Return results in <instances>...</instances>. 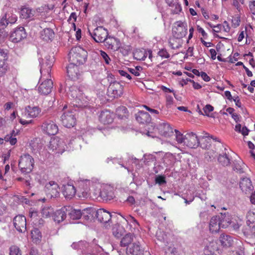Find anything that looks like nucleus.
I'll return each mask as SVG.
<instances>
[{
    "label": "nucleus",
    "mask_w": 255,
    "mask_h": 255,
    "mask_svg": "<svg viewBox=\"0 0 255 255\" xmlns=\"http://www.w3.org/2000/svg\"><path fill=\"white\" fill-rule=\"evenodd\" d=\"M8 34L3 29H0V43L3 42L7 37Z\"/></svg>",
    "instance_id": "e2e57ef3"
},
{
    "label": "nucleus",
    "mask_w": 255,
    "mask_h": 255,
    "mask_svg": "<svg viewBox=\"0 0 255 255\" xmlns=\"http://www.w3.org/2000/svg\"><path fill=\"white\" fill-rule=\"evenodd\" d=\"M147 56V51L144 49H136L133 52V57L137 60L143 61Z\"/></svg>",
    "instance_id": "a19ab883"
},
{
    "label": "nucleus",
    "mask_w": 255,
    "mask_h": 255,
    "mask_svg": "<svg viewBox=\"0 0 255 255\" xmlns=\"http://www.w3.org/2000/svg\"><path fill=\"white\" fill-rule=\"evenodd\" d=\"M53 209L50 206H44L41 212V216L45 218H49L53 214Z\"/></svg>",
    "instance_id": "c03bdc74"
},
{
    "label": "nucleus",
    "mask_w": 255,
    "mask_h": 255,
    "mask_svg": "<svg viewBox=\"0 0 255 255\" xmlns=\"http://www.w3.org/2000/svg\"><path fill=\"white\" fill-rule=\"evenodd\" d=\"M127 223V228L132 234H137L139 232L140 229L138 222L130 215H128L126 217L122 216Z\"/></svg>",
    "instance_id": "dca6fc26"
},
{
    "label": "nucleus",
    "mask_w": 255,
    "mask_h": 255,
    "mask_svg": "<svg viewBox=\"0 0 255 255\" xmlns=\"http://www.w3.org/2000/svg\"><path fill=\"white\" fill-rule=\"evenodd\" d=\"M247 224L250 227H252L251 232L255 235V213L249 211L247 214Z\"/></svg>",
    "instance_id": "f704fd0d"
},
{
    "label": "nucleus",
    "mask_w": 255,
    "mask_h": 255,
    "mask_svg": "<svg viewBox=\"0 0 255 255\" xmlns=\"http://www.w3.org/2000/svg\"><path fill=\"white\" fill-rule=\"evenodd\" d=\"M168 46L172 49H177L181 47L183 44L182 38L175 36L174 35L170 37L168 40Z\"/></svg>",
    "instance_id": "c85d7f7f"
},
{
    "label": "nucleus",
    "mask_w": 255,
    "mask_h": 255,
    "mask_svg": "<svg viewBox=\"0 0 255 255\" xmlns=\"http://www.w3.org/2000/svg\"><path fill=\"white\" fill-rule=\"evenodd\" d=\"M18 166L23 173H29L33 167L34 160H18Z\"/></svg>",
    "instance_id": "cd10ccee"
},
{
    "label": "nucleus",
    "mask_w": 255,
    "mask_h": 255,
    "mask_svg": "<svg viewBox=\"0 0 255 255\" xmlns=\"http://www.w3.org/2000/svg\"><path fill=\"white\" fill-rule=\"evenodd\" d=\"M8 59V50L0 49V76H3L8 69L6 61Z\"/></svg>",
    "instance_id": "a211bd4d"
},
{
    "label": "nucleus",
    "mask_w": 255,
    "mask_h": 255,
    "mask_svg": "<svg viewBox=\"0 0 255 255\" xmlns=\"http://www.w3.org/2000/svg\"><path fill=\"white\" fill-rule=\"evenodd\" d=\"M159 133L164 136H170L173 133V129L169 124L162 123L158 127Z\"/></svg>",
    "instance_id": "bb28decb"
},
{
    "label": "nucleus",
    "mask_w": 255,
    "mask_h": 255,
    "mask_svg": "<svg viewBox=\"0 0 255 255\" xmlns=\"http://www.w3.org/2000/svg\"><path fill=\"white\" fill-rule=\"evenodd\" d=\"M156 236L158 240L164 242L166 239V235L160 230H158L156 232Z\"/></svg>",
    "instance_id": "bf43d9fd"
},
{
    "label": "nucleus",
    "mask_w": 255,
    "mask_h": 255,
    "mask_svg": "<svg viewBox=\"0 0 255 255\" xmlns=\"http://www.w3.org/2000/svg\"><path fill=\"white\" fill-rule=\"evenodd\" d=\"M6 14H8L7 19L8 20V22H9V23L13 24L16 21L17 17L15 14L8 12H7Z\"/></svg>",
    "instance_id": "052dcab7"
},
{
    "label": "nucleus",
    "mask_w": 255,
    "mask_h": 255,
    "mask_svg": "<svg viewBox=\"0 0 255 255\" xmlns=\"http://www.w3.org/2000/svg\"><path fill=\"white\" fill-rule=\"evenodd\" d=\"M69 215L70 218L73 220H77L80 219L82 216H83L86 219L90 218L89 211H85L87 208L84 209L82 212L81 210L75 209L68 207Z\"/></svg>",
    "instance_id": "4be33fe9"
},
{
    "label": "nucleus",
    "mask_w": 255,
    "mask_h": 255,
    "mask_svg": "<svg viewBox=\"0 0 255 255\" xmlns=\"http://www.w3.org/2000/svg\"><path fill=\"white\" fill-rule=\"evenodd\" d=\"M114 119V114L110 111L105 110L101 111L99 116L100 122L105 125L112 124Z\"/></svg>",
    "instance_id": "b1692460"
},
{
    "label": "nucleus",
    "mask_w": 255,
    "mask_h": 255,
    "mask_svg": "<svg viewBox=\"0 0 255 255\" xmlns=\"http://www.w3.org/2000/svg\"><path fill=\"white\" fill-rule=\"evenodd\" d=\"M157 55L161 57V59H168L170 57V54L165 47L159 49Z\"/></svg>",
    "instance_id": "09e8293b"
},
{
    "label": "nucleus",
    "mask_w": 255,
    "mask_h": 255,
    "mask_svg": "<svg viewBox=\"0 0 255 255\" xmlns=\"http://www.w3.org/2000/svg\"><path fill=\"white\" fill-rule=\"evenodd\" d=\"M16 180L18 181L22 182L27 187H30V181L27 178V177L26 178L23 177H18L16 179Z\"/></svg>",
    "instance_id": "69168bd1"
},
{
    "label": "nucleus",
    "mask_w": 255,
    "mask_h": 255,
    "mask_svg": "<svg viewBox=\"0 0 255 255\" xmlns=\"http://www.w3.org/2000/svg\"><path fill=\"white\" fill-rule=\"evenodd\" d=\"M69 94L72 97L75 99L81 100L83 98L82 94L79 89L71 90Z\"/></svg>",
    "instance_id": "8fccbe9b"
},
{
    "label": "nucleus",
    "mask_w": 255,
    "mask_h": 255,
    "mask_svg": "<svg viewBox=\"0 0 255 255\" xmlns=\"http://www.w3.org/2000/svg\"><path fill=\"white\" fill-rule=\"evenodd\" d=\"M113 235L117 238H120L123 235L122 228L119 226H115L112 228Z\"/></svg>",
    "instance_id": "3c124183"
},
{
    "label": "nucleus",
    "mask_w": 255,
    "mask_h": 255,
    "mask_svg": "<svg viewBox=\"0 0 255 255\" xmlns=\"http://www.w3.org/2000/svg\"><path fill=\"white\" fill-rule=\"evenodd\" d=\"M220 219L218 216L213 217L209 223V229L212 233H217L221 226H220Z\"/></svg>",
    "instance_id": "473e14b6"
},
{
    "label": "nucleus",
    "mask_w": 255,
    "mask_h": 255,
    "mask_svg": "<svg viewBox=\"0 0 255 255\" xmlns=\"http://www.w3.org/2000/svg\"><path fill=\"white\" fill-rule=\"evenodd\" d=\"M40 80L43 82L39 85L38 87V91L39 93L42 95H48L51 92L53 88V82L50 78H42L40 77Z\"/></svg>",
    "instance_id": "f3484780"
},
{
    "label": "nucleus",
    "mask_w": 255,
    "mask_h": 255,
    "mask_svg": "<svg viewBox=\"0 0 255 255\" xmlns=\"http://www.w3.org/2000/svg\"><path fill=\"white\" fill-rule=\"evenodd\" d=\"M176 140L178 143L184 144V139L185 138V135H183L177 129H175Z\"/></svg>",
    "instance_id": "864d4df0"
},
{
    "label": "nucleus",
    "mask_w": 255,
    "mask_h": 255,
    "mask_svg": "<svg viewBox=\"0 0 255 255\" xmlns=\"http://www.w3.org/2000/svg\"><path fill=\"white\" fill-rule=\"evenodd\" d=\"M187 25L181 21H176L172 27V34L175 36L182 38L187 34Z\"/></svg>",
    "instance_id": "4468645a"
},
{
    "label": "nucleus",
    "mask_w": 255,
    "mask_h": 255,
    "mask_svg": "<svg viewBox=\"0 0 255 255\" xmlns=\"http://www.w3.org/2000/svg\"><path fill=\"white\" fill-rule=\"evenodd\" d=\"M186 155H187V153H184L183 152H180L177 153H175L174 154H173L169 152L164 153L163 152L159 151L157 152H154L153 154L148 155L145 154L144 157V159H156V158H162L163 159H166L167 158L178 159L181 158L184 159L186 158Z\"/></svg>",
    "instance_id": "423d86ee"
},
{
    "label": "nucleus",
    "mask_w": 255,
    "mask_h": 255,
    "mask_svg": "<svg viewBox=\"0 0 255 255\" xmlns=\"http://www.w3.org/2000/svg\"><path fill=\"white\" fill-rule=\"evenodd\" d=\"M155 182L156 184L161 185L166 183L165 177L162 175H157L155 179Z\"/></svg>",
    "instance_id": "13d9d810"
},
{
    "label": "nucleus",
    "mask_w": 255,
    "mask_h": 255,
    "mask_svg": "<svg viewBox=\"0 0 255 255\" xmlns=\"http://www.w3.org/2000/svg\"><path fill=\"white\" fill-rule=\"evenodd\" d=\"M214 110V108L210 105H207L203 109V111L206 115L208 116L209 114L212 112Z\"/></svg>",
    "instance_id": "774afa93"
},
{
    "label": "nucleus",
    "mask_w": 255,
    "mask_h": 255,
    "mask_svg": "<svg viewBox=\"0 0 255 255\" xmlns=\"http://www.w3.org/2000/svg\"><path fill=\"white\" fill-rule=\"evenodd\" d=\"M100 55L102 57L103 59L104 60L105 63L106 64H109L111 61V59L108 54L104 52V51L101 50L100 51Z\"/></svg>",
    "instance_id": "680f3d73"
},
{
    "label": "nucleus",
    "mask_w": 255,
    "mask_h": 255,
    "mask_svg": "<svg viewBox=\"0 0 255 255\" xmlns=\"http://www.w3.org/2000/svg\"><path fill=\"white\" fill-rule=\"evenodd\" d=\"M16 135L15 132L14 130H12L10 134H7L4 137V140L5 141H9L11 145H15L17 142V139L15 137Z\"/></svg>",
    "instance_id": "a18cd8bd"
},
{
    "label": "nucleus",
    "mask_w": 255,
    "mask_h": 255,
    "mask_svg": "<svg viewBox=\"0 0 255 255\" xmlns=\"http://www.w3.org/2000/svg\"><path fill=\"white\" fill-rule=\"evenodd\" d=\"M216 141H219L217 138H214L212 136H206L201 139L200 146L203 149L206 150L210 147H214V145L216 144Z\"/></svg>",
    "instance_id": "a878e982"
},
{
    "label": "nucleus",
    "mask_w": 255,
    "mask_h": 255,
    "mask_svg": "<svg viewBox=\"0 0 255 255\" xmlns=\"http://www.w3.org/2000/svg\"><path fill=\"white\" fill-rule=\"evenodd\" d=\"M31 239L32 242L36 244H39L42 239L41 232L38 229H34L31 232Z\"/></svg>",
    "instance_id": "79ce46f5"
},
{
    "label": "nucleus",
    "mask_w": 255,
    "mask_h": 255,
    "mask_svg": "<svg viewBox=\"0 0 255 255\" xmlns=\"http://www.w3.org/2000/svg\"><path fill=\"white\" fill-rule=\"evenodd\" d=\"M143 253V251L137 243L130 245L127 249V255H142Z\"/></svg>",
    "instance_id": "c756f323"
},
{
    "label": "nucleus",
    "mask_w": 255,
    "mask_h": 255,
    "mask_svg": "<svg viewBox=\"0 0 255 255\" xmlns=\"http://www.w3.org/2000/svg\"><path fill=\"white\" fill-rule=\"evenodd\" d=\"M13 225L19 233L24 232L26 230V220L22 215L16 216L13 219Z\"/></svg>",
    "instance_id": "6ab92c4d"
},
{
    "label": "nucleus",
    "mask_w": 255,
    "mask_h": 255,
    "mask_svg": "<svg viewBox=\"0 0 255 255\" xmlns=\"http://www.w3.org/2000/svg\"><path fill=\"white\" fill-rule=\"evenodd\" d=\"M219 241L221 245L225 247H231L234 242L233 237L230 235L226 234L221 235L219 238Z\"/></svg>",
    "instance_id": "c9c22d12"
},
{
    "label": "nucleus",
    "mask_w": 255,
    "mask_h": 255,
    "mask_svg": "<svg viewBox=\"0 0 255 255\" xmlns=\"http://www.w3.org/2000/svg\"><path fill=\"white\" fill-rule=\"evenodd\" d=\"M67 108V105L64 106L63 110L64 112L62 115L61 119L63 125L65 127L70 128L75 126L76 120L74 112L72 110L69 109L65 111Z\"/></svg>",
    "instance_id": "9d476101"
},
{
    "label": "nucleus",
    "mask_w": 255,
    "mask_h": 255,
    "mask_svg": "<svg viewBox=\"0 0 255 255\" xmlns=\"http://www.w3.org/2000/svg\"><path fill=\"white\" fill-rule=\"evenodd\" d=\"M240 186L243 192L246 193L252 191L253 188L252 182L248 178H242L240 181Z\"/></svg>",
    "instance_id": "72a5a7b5"
},
{
    "label": "nucleus",
    "mask_w": 255,
    "mask_h": 255,
    "mask_svg": "<svg viewBox=\"0 0 255 255\" xmlns=\"http://www.w3.org/2000/svg\"><path fill=\"white\" fill-rule=\"evenodd\" d=\"M240 17L238 15L233 16L232 19V26L234 28L237 27L240 24Z\"/></svg>",
    "instance_id": "4d7b16f0"
},
{
    "label": "nucleus",
    "mask_w": 255,
    "mask_h": 255,
    "mask_svg": "<svg viewBox=\"0 0 255 255\" xmlns=\"http://www.w3.org/2000/svg\"><path fill=\"white\" fill-rule=\"evenodd\" d=\"M9 255H21L20 249L16 246H12L9 248Z\"/></svg>",
    "instance_id": "5fc2aeb1"
},
{
    "label": "nucleus",
    "mask_w": 255,
    "mask_h": 255,
    "mask_svg": "<svg viewBox=\"0 0 255 255\" xmlns=\"http://www.w3.org/2000/svg\"><path fill=\"white\" fill-rule=\"evenodd\" d=\"M132 241L133 236L131 234H128L122 238L121 241V246L122 247L129 246Z\"/></svg>",
    "instance_id": "49530a36"
},
{
    "label": "nucleus",
    "mask_w": 255,
    "mask_h": 255,
    "mask_svg": "<svg viewBox=\"0 0 255 255\" xmlns=\"http://www.w3.org/2000/svg\"><path fill=\"white\" fill-rule=\"evenodd\" d=\"M87 53L81 47H73L69 54V62L81 65L85 63L87 59Z\"/></svg>",
    "instance_id": "7ed1b4c3"
},
{
    "label": "nucleus",
    "mask_w": 255,
    "mask_h": 255,
    "mask_svg": "<svg viewBox=\"0 0 255 255\" xmlns=\"http://www.w3.org/2000/svg\"><path fill=\"white\" fill-rule=\"evenodd\" d=\"M31 179H34L40 184L44 185V191L48 197L56 198L59 195V186L58 183L54 181H50L46 183V179L39 174H32Z\"/></svg>",
    "instance_id": "f03ea898"
},
{
    "label": "nucleus",
    "mask_w": 255,
    "mask_h": 255,
    "mask_svg": "<svg viewBox=\"0 0 255 255\" xmlns=\"http://www.w3.org/2000/svg\"><path fill=\"white\" fill-rule=\"evenodd\" d=\"M29 216L31 219V220H33V222L34 224H37L38 222L39 224H42V220L40 218L37 211L34 208H31L29 209Z\"/></svg>",
    "instance_id": "ea45409f"
},
{
    "label": "nucleus",
    "mask_w": 255,
    "mask_h": 255,
    "mask_svg": "<svg viewBox=\"0 0 255 255\" xmlns=\"http://www.w3.org/2000/svg\"><path fill=\"white\" fill-rule=\"evenodd\" d=\"M218 143L214 145V147H210L204 152V157L206 159L215 158L217 156L218 159H236L237 154L231 149L224 147L223 145L218 141Z\"/></svg>",
    "instance_id": "f257e3e1"
},
{
    "label": "nucleus",
    "mask_w": 255,
    "mask_h": 255,
    "mask_svg": "<svg viewBox=\"0 0 255 255\" xmlns=\"http://www.w3.org/2000/svg\"><path fill=\"white\" fill-rule=\"evenodd\" d=\"M247 168L246 165L243 160H234L233 162V169L240 173H243Z\"/></svg>",
    "instance_id": "58836bf2"
},
{
    "label": "nucleus",
    "mask_w": 255,
    "mask_h": 255,
    "mask_svg": "<svg viewBox=\"0 0 255 255\" xmlns=\"http://www.w3.org/2000/svg\"><path fill=\"white\" fill-rule=\"evenodd\" d=\"M136 121L140 124H147L151 121L150 115L145 112L140 111L135 115Z\"/></svg>",
    "instance_id": "7c9ffc66"
},
{
    "label": "nucleus",
    "mask_w": 255,
    "mask_h": 255,
    "mask_svg": "<svg viewBox=\"0 0 255 255\" xmlns=\"http://www.w3.org/2000/svg\"><path fill=\"white\" fill-rule=\"evenodd\" d=\"M166 105L167 107H170L173 104V98L170 95H166Z\"/></svg>",
    "instance_id": "0e129e2a"
},
{
    "label": "nucleus",
    "mask_w": 255,
    "mask_h": 255,
    "mask_svg": "<svg viewBox=\"0 0 255 255\" xmlns=\"http://www.w3.org/2000/svg\"><path fill=\"white\" fill-rule=\"evenodd\" d=\"M105 45L109 49L113 50H117L120 47V42L119 40L115 37L109 36L106 38L104 41Z\"/></svg>",
    "instance_id": "393cba45"
},
{
    "label": "nucleus",
    "mask_w": 255,
    "mask_h": 255,
    "mask_svg": "<svg viewBox=\"0 0 255 255\" xmlns=\"http://www.w3.org/2000/svg\"><path fill=\"white\" fill-rule=\"evenodd\" d=\"M78 196L80 198H87L89 195L90 188L94 186V183L90 180L82 179L78 180Z\"/></svg>",
    "instance_id": "6e6552de"
},
{
    "label": "nucleus",
    "mask_w": 255,
    "mask_h": 255,
    "mask_svg": "<svg viewBox=\"0 0 255 255\" xmlns=\"http://www.w3.org/2000/svg\"><path fill=\"white\" fill-rule=\"evenodd\" d=\"M184 144L191 148L198 146L199 141L197 135L192 132L187 133L185 134Z\"/></svg>",
    "instance_id": "412c9836"
},
{
    "label": "nucleus",
    "mask_w": 255,
    "mask_h": 255,
    "mask_svg": "<svg viewBox=\"0 0 255 255\" xmlns=\"http://www.w3.org/2000/svg\"><path fill=\"white\" fill-rule=\"evenodd\" d=\"M62 192L66 199H71L75 196L77 190L72 183H67L63 185Z\"/></svg>",
    "instance_id": "aec40b11"
},
{
    "label": "nucleus",
    "mask_w": 255,
    "mask_h": 255,
    "mask_svg": "<svg viewBox=\"0 0 255 255\" xmlns=\"http://www.w3.org/2000/svg\"><path fill=\"white\" fill-rule=\"evenodd\" d=\"M116 112L117 115L121 118L126 117V115L128 112V109L124 106H121L117 109Z\"/></svg>",
    "instance_id": "603ef678"
},
{
    "label": "nucleus",
    "mask_w": 255,
    "mask_h": 255,
    "mask_svg": "<svg viewBox=\"0 0 255 255\" xmlns=\"http://www.w3.org/2000/svg\"><path fill=\"white\" fill-rule=\"evenodd\" d=\"M128 71L135 76H139L140 72L142 70V68L140 66H136L133 68H128Z\"/></svg>",
    "instance_id": "6e6d98bb"
},
{
    "label": "nucleus",
    "mask_w": 255,
    "mask_h": 255,
    "mask_svg": "<svg viewBox=\"0 0 255 255\" xmlns=\"http://www.w3.org/2000/svg\"><path fill=\"white\" fill-rule=\"evenodd\" d=\"M26 32L23 27H19L16 28L10 34V40L14 42L17 43L25 38Z\"/></svg>",
    "instance_id": "5701e85b"
},
{
    "label": "nucleus",
    "mask_w": 255,
    "mask_h": 255,
    "mask_svg": "<svg viewBox=\"0 0 255 255\" xmlns=\"http://www.w3.org/2000/svg\"><path fill=\"white\" fill-rule=\"evenodd\" d=\"M26 111L28 116L32 118L37 117L41 112V109L38 107L28 106L26 108Z\"/></svg>",
    "instance_id": "e433bc0d"
},
{
    "label": "nucleus",
    "mask_w": 255,
    "mask_h": 255,
    "mask_svg": "<svg viewBox=\"0 0 255 255\" xmlns=\"http://www.w3.org/2000/svg\"><path fill=\"white\" fill-rule=\"evenodd\" d=\"M67 209L66 207L61 208L60 210L53 212V218L55 222L60 223L62 222L66 217V211Z\"/></svg>",
    "instance_id": "2f4dec72"
},
{
    "label": "nucleus",
    "mask_w": 255,
    "mask_h": 255,
    "mask_svg": "<svg viewBox=\"0 0 255 255\" xmlns=\"http://www.w3.org/2000/svg\"><path fill=\"white\" fill-rule=\"evenodd\" d=\"M88 32L94 40L98 43L104 42L108 36V30L103 26L97 27L93 32L88 29Z\"/></svg>",
    "instance_id": "f8f14e48"
},
{
    "label": "nucleus",
    "mask_w": 255,
    "mask_h": 255,
    "mask_svg": "<svg viewBox=\"0 0 255 255\" xmlns=\"http://www.w3.org/2000/svg\"><path fill=\"white\" fill-rule=\"evenodd\" d=\"M8 14H5L4 16L2 17L0 21V25L1 26H6L9 23L7 19Z\"/></svg>",
    "instance_id": "338daca9"
},
{
    "label": "nucleus",
    "mask_w": 255,
    "mask_h": 255,
    "mask_svg": "<svg viewBox=\"0 0 255 255\" xmlns=\"http://www.w3.org/2000/svg\"><path fill=\"white\" fill-rule=\"evenodd\" d=\"M54 58L47 55L40 62V73L42 78H51L50 72L54 63Z\"/></svg>",
    "instance_id": "0eeeda50"
},
{
    "label": "nucleus",
    "mask_w": 255,
    "mask_h": 255,
    "mask_svg": "<svg viewBox=\"0 0 255 255\" xmlns=\"http://www.w3.org/2000/svg\"><path fill=\"white\" fill-rule=\"evenodd\" d=\"M100 195L103 198L106 200H111L113 198V193L112 191H108V189L105 188H103L100 191Z\"/></svg>",
    "instance_id": "de8ad7c7"
},
{
    "label": "nucleus",
    "mask_w": 255,
    "mask_h": 255,
    "mask_svg": "<svg viewBox=\"0 0 255 255\" xmlns=\"http://www.w3.org/2000/svg\"><path fill=\"white\" fill-rule=\"evenodd\" d=\"M85 211H89L90 218L95 215L98 220L101 223H106L111 219L110 213L104 209H99L96 210L95 208H88Z\"/></svg>",
    "instance_id": "1a4fd4ad"
},
{
    "label": "nucleus",
    "mask_w": 255,
    "mask_h": 255,
    "mask_svg": "<svg viewBox=\"0 0 255 255\" xmlns=\"http://www.w3.org/2000/svg\"><path fill=\"white\" fill-rule=\"evenodd\" d=\"M66 146L64 140L58 136L51 137L47 144L49 151L57 155L62 154L65 151Z\"/></svg>",
    "instance_id": "39448f33"
},
{
    "label": "nucleus",
    "mask_w": 255,
    "mask_h": 255,
    "mask_svg": "<svg viewBox=\"0 0 255 255\" xmlns=\"http://www.w3.org/2000/svg\"><path fill=\"white\" fill-rule=\"evenodd\" d=\"M124 93V86L120 82L115 81L111 83L107 90V95L111 98H118Z\"/></svg>",
    "instance_id": "9b49d317"
},
{
    "label": "nucleus",
    "mask_w": 255,
    "mask_h": 255,
    "mask_svg": "<svg viewBox=\"0 0 255 255\" xmlns=\"http://www.w3.org/2000/svg\"><path fill=\"white\" fill-rule=\"evenodd\" d=\"M20 15L23 18H31L34 16V11L29 7H23L21 9Z\"/></svg>",
    "instance_id": "37998d69"
},
{
    "label": "nucleus",
    "mask_w": 255,
    "mask_h": 255,
    "mask_svg": "<svg viewBox=\"0 0 255 255\" xmlns=\"http://www.w3.org/2000/svg\"><path fill=\"white\" fill-rule=\"evenodd\" d=\"M220 219V226L222 228H226L231 225L234 230H237L240 227L241 219L237 216L232 215L229 213L221 214L218 216Z\"/></svg>",
    "instance_id": "20e7f679"
},
{
    "label": "nucleus",
    "mask_w": 255,
    "mask_h": 255,
    "mask_svg": "<svg viewBox=\"0 0 255 255\" xmlns=\"http://www.w3.org/2000/svg\"><path fill=\"white\" fill-rule=\"evenodd\" d=\"M82 73V68L79 65L70 62L67 66V76L73 81L79 79Z\"/></svg>",
    "instance_id": "ddd939ff"
},
{
    "label": "nucleus",
    "mask_w": 255,
    "mask_h": 255,
    "mask_svg": "<svg viewBox=\"0 0 255 255\" xmlns=\"http://www.w3.org/2000/svg\"><path fill=\"white\" fill-rule=\"evenodd\" d=\"M43 132L47 135H55L58 132L57 125L52 121H44L41 126Z\"/></svg>",
    "instance_id": "2eb2a0df"
},
{
    "label": "nucleus",
    "mask_w": 255,
    "mask_h": 255,
    "mask_svg": "<svg viewBox=\"0 0 255 255\" xmlns=\"http://www.w3.org/2000/svg\"><path fill=\"white\" fill-rule=\"evenodd\" d=\"M41 36L45 41L51 40L54 36V32L51 28H46L41 31Z\"/></svg>",
    "instance_id": "4c0bfd02"
}]
</instances>
